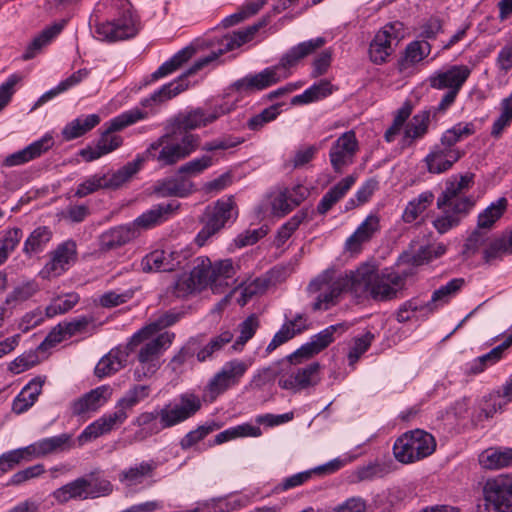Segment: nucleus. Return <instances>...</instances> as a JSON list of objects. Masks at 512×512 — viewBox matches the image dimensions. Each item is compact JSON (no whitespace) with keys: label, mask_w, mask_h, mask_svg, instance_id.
I'll return each instance as SVG.
<instances>
[{"label":"nucleus","mask_w":512,"mask_h":512,"mask_svg":"<svg viewBox=\"0 0 512 512\" xmlns=\"http://www.w3.org/2000/svg\"><path fill=\"white\" fill-rule=\"evenodd\" d=\"M309 210L302 209L298 211L292 218L284 223L278 230L276 236V245H283L292 235V233L299 227V225L307 219Z\"/></svg>","instance_id":"54"},{"label":"nucleus","mask_w":512,"mask_h":512,"mask_svg":"<svg viewBox=\"0 0 512 512\" xmlns=\"http://www.w3.org/2000/svg\"><path fill=\"white\" fill-rule=\"evenodd\" d=\"M248 368L249 364L239 359L226 362L208 383L207 388L212 398L237 385Z\"/></svg>","instance_id":"19"},{"label":"nucleus","mask_w":512,"mask_h":512,"mask_svg":"<svg viewBox=\"0 0 512 512\" xmlns=\"http://www.w3.org/2000/svg\"><path fill=\"white\" fill-rule=\"evenodd\" d=\"M464 155L462 150H443L435 145L425 157L427 170L433 174H440L452 168L453 164Z\"/></svg>","instance_id":"26"},{"label":"nucleus","mask_w":512,"mask_h":512,"mask_svg":"<svg viewBox=\"0 0 512 512\" xmlns=\"http://www.w3.org/2000/svg\"><path fill=\"white\" fill-rule=\"evenodd\" d=\"M101 188H108L106 175H93L78 185L75 196L82 198Z\"/></svg>","instance_id":"57"},{"label":"nucleus","mask_w":512,"mask_h":512,"mask_svg":"<svg viewBox=\"0 0 512 512\" xmlns=\"http://www.w3.org/2000/svg\"><path fill=\"white\" fill-rule=\"evenodd\" d=\"M147 117L146 112L140 109H132L114 117L107 123L106 130L101 134L95 146H88L80 150L79 155L87 162L94 161L100 157L116 150L122 145L123 139L116 135L117 131L136 123L138 120Z\"/></svg>","instance_id":"6"},{"label":"nucleus","mask_w":512,"mask_h":512,"mask_svg":"<svg viewBox=\"0 0 512 512\" xmlns=\"http://www.w3.org/2000/svg\"><path fill=\"white\" fill-rule=\"evenodd\" d=\"M52 145V137L44 136L41 139L34 141L24 149L8 155L3 161V166L14 167L25 164L40 157L43 153L47 152Z\"/></svg>","instance_id":"25"},{"label":"nucleus","mask_w":512,"mask_h":512,"mask_svg":"<svg viewBox=\"0 0 512 512\" xmlns=\"http://www.w3.org/2000/svg\"><path fill=\"white\" fill-rule=\"evenodd\" d=\"M512 345V333L498 346L494 347L488 353L478 357L475 360L474 365L471 367V371L474 374L482 372L488 365H492L498 362L504 352Z\"/></svg>","instance_id":"48"},{"label":"nucleus","mask_w":512,"mask_h":512,"mask_svg":"<svg viewBox=\"0 0 512 512\" xmlns=\"http://www.w3.org/2000/svg\"><path fill=\"white\" fill-rule=\"evenodd\" d=\"M332 92L333 86L331 82L328 80H321L306 89L302 94L294 96L291 103L294 105L311 103L329 96Z\"/></svg>","instance_id":"45"},{"label":"nucleus","mask_w":512,"mask_h":512,"mask_svg":"<svg viewBox=\"0 0 512 512\" xmlns=\"http://www.w3.org/2000/svg\"><path fill=\"white\" fill-rule=\"evenodd\" d=\"M229 111L230 109L224 105L216 106L210 112L200 107L194 108L180 112L168 119L165 129L182 136L185 133H190L191 130L206 127Z\"/></svg>","instance_id":"12"},{"label":"nucleus","mask_w":512,"mask_h":512,"mask_svg":"<svg viewBox=\"0 0 512 512\" xmlns=\"http://www.w3.org/2000/svg\"><path fill=\"white\" fill-rule=\"evenodd\" d=\"M138 33L135 19L129 9L122 11L120 16L112 21L98 23L95 26V34L98 39L108 42H116L134 37Z\"/></svg>","instance_id":"18"},{"label":"nucleus","mask_w":512,"mask_h":512,"mask_svg":"<svg viewBox=\"0 0 512 512\" xmlns=\"http://www.w3.org/2000/svg\"><path fill=\"white\" fill-rule=\"evenodd\" d=\"M435 448L434 437L424 430L416 429L404 433L395 441L393 453L399 462L408 464L431 455Z\"/></svg>","instance_id":"9"},{"label":"nucleus","mask_w":512,"mask_h":512,"mask_svg":"<svg viewBox=\"0 0 512 512\" xmlns=\"http://www.w3.org/2000/svg\"><path fill=\"white\" fill-rule=\"evenodd\" d=\"M378 188V181L375 178H370L364 182V184L357 190L354 199H350L348 204L354 208L360 204L367 202L373 195L375 190Z\"/></svg>","instance_id":"64"},{"label":"nucleus","mask_w":512,"mask_h":512,"mask_svg":"<svg viewBox=\"0 0 512 512\" xmlns=\"http://www.w3.org/2000/svg\"><path fill=\"white\" fill-rule=\"evenodd\" d=\"M174 337V333L164 332L153 339L143 340L132 348L129 344L127 345V349L130 351H133L140 345L137 355L139 365L134 371L135 380L141 381L144 378L153 376L157 372L161 365L160 355L172 344Z\"/></svg>","instance_id":"8"},{"label":"nucleus","mask_w":512,"mask_h":512,"mask_svg":"<svg viewBox=\"0 0 512 512\" xmlns=\"http://www.w3.org/2000/svg\"><path fill=\"white\" fill-rule=\"evenodd\" d=\"M480 464L486 469H501L512 465V448H489L479 456Z\"/></svg>","instance_id":"40"},{"label":"nucleus","mask_w":512,"mask_h":512,"mask_svg":"<svg viewBox=\"0 0 512 512\" xmlns=\"http://www.w3.org/2000/svg\"><path fill=\"white\" fill-rule=\"evenodd\" d=\"M138 235L139 231L131 224L111 228L100 236V249L102 251L117 249L129 243Z\"/></svg>","instance_id":"27"},{"label":"nucleus","mask_w":512,"mask_h":512,"mask_svg":"<svg viewBox=\"0 0 512 512\" xmlns=\"http://www.w3.org/2000/svg\"><path fill=\"white\" fill-rule=\"evenodd\" d=\"M359 145L353 130L343 133L332 144L329 159L333 170L342 173L344 168L353 163Z\"/></svg>","instance_id":"20"},{"label":"nucleus","mask_w":512,"mask_h":512,"mask_svg":"<svg viewBox=\"0 0 512 512\" xmlns=\"http://www.w3.org/2000/svg\"><path fill=\"white\" fill-rule=\"evenodd\" d=\"M180 317V313H175L172 311H167L161 314L155 321L149 323L147 326L143 327L132 336L129 342L130 347L132 348L133 346H136L143 340L151 338L160 330L175 324L180 319Z\"/></svg>","instance_id":"31"},{"label":"nucleus","mask_w":512,"mask_h":512,"mask_svg":"<svg viewBox=\"0 0 512 512\" xmlns=\"http://www.w3.org/2000/svg\"><path fill=\"white\" fill-rule=\"evenodd\" d=\"M44 382L45 378L40 376L30 380L13 400L12 411L19 415L29 410L41 394Z\"/></svg>","instance_id":"29"},{"label":"nucleus","mask_w":512,"mask_h":512,"mask_svg":"<svg viewBox=\"0 0 512 512\" xmlns=\"http://www.w3.org/2000/svg\"><path fill=\"white\" fill-rule=\"evenodd\" d=\"M212 270L215 274V283L218 284V288L223 285L224 281L227 286V280L236 274V268L234 267L231 259H225L217 262L212 266Z\"/></svg>","instance_id":"62"},{"label":"nucleus","mask_w":512,"mask_h":512,"mask_svg":"<svg viewBox=\"0 0 512 512\" xmlns=\"http://www.w3.org/2000/svg\"><path fill=\"white\" fill-rule=\"evenodd\" d=\"M111 492L112 485L107 480L79 477L56 489L52 496L59 504H65L70 500L93 499Z\"/></svg>","instance_id":"10"},{"label":"nucleus","mask_w":512,"mask_h":512,"mask_svg":"<svg viewBox=\"0 0 512 512\" xmlns=\"http://www.w3.org/2000/svg\"><path fill=\"white\" fill-rule=\"evenodd\" d=\"M23 237V231L18 227L9 228L4 231L0 238V260L4 264L9 255L17 248Z\"/></svg>","instance_id":"51"},{"label":"nucleus","mask_w":512,"mask_h":512,"mask_svg":"<svg viewBox=\"0 0 512 512\" xmlns=\"http://www.w3.org/2000/svg\"><path fill=\"white\" fill-rule=\"evenodd\" d=\"M348 325L345 323H339L331 325L326 329L322 330L318 334L312 337L311 342L305 343L295 352L289 355V358H305L308 359L315 354H318L323 349L329 346L334 341L333 334L338 330L345 331Z\"/></svg>","instance_id":"23"},{"label":"nucleus","mask_w":512,"mask_h":512,"mask_svg":"<svg viewBox=\"0 0 512 512\" xmlns=\"http://www.w3.org/2000/svg\"><path fill=\"white\" fill-rule=\"evenodd\" d=\"M238 214L233 196L219 199L213 206H208L204 212L203 227L196 236V243L204 246L208 239L219 232L231 219Z\"/></svg>","instance_id":"11"},{"label":"nucleus","mask_w":512,"mask_h":512,"mask_svg":"<svg viewBox=\"0 0 512 512\" xmlns=\"http://www.w3.org/2000/svg\"><path fill=\"white\" fill-rule=\"evenodd\" d=\"M79 301V296L76 293H70L64 297H57L46 308V315L54 317L58 314H64L71 310Z\"/></svg>","instance_id":"56"},{"label":"nucleus","mask_w":512,"mask_h":512,"mask_svg":"<svg viewBox=\"0 0 512 512\" xmlns=\"http://www.w3.org/2000/svg\"><path fill=\"white\" fill-rule=\"evenodd\" d=\"M356 182V176L349 175L334 185L328 192L321 198L317 211L319 214L327 213Z\"/></svg>","instance_id":"36"},{"label":"nucleus","mask_w":512,"mask_h":512,"mask_svg":"<svg viewBox=\"0 0 512 512\" xmlns=\"http://www.w3.org/2000/svg\"><path fill=\"white\" fill-rule=\"evenodd\" d=\"M179 207L180 204L176 201L155 205L150 210L137 217L131 225L134 226L137 231L139 229H150L168 220Z\"/></svg>","instance_id":"24"},{"label":"nucleus","mask_w":512,"mask_h":512,"mask_svg":"<svg viewBox=\"0 0 512 512\" xmlns=\"http://www.w3.org/2000/svg\"><path fill=\"white\" fill-rule=\"evenodd\" d=\"M217 428L218 426L216 424L202 425L197 429L188 432L180 441L181 448L183 450L191 448Z\"/></svg>","instance_id":"59"},{"label":"nucleus","mask_w":512,"mask_h":512,"mask_svg":"<svg viewBox=\"0 0 512 512\" xmlns=\"http://www.w3.org/2000/svg\"><path fill=\"white\" fill-rule=\"evenodd\" d=\"M149 393V387L145 385H136L131 388L116 404V410L113 413L105 414L93 423L89 424L78 436L77 440L80 446L85 443L107 434L115 427L120 426L128 417L127 411L132 409L137 403L146 398Z\"/></svg>","instance_id":"4"},{"label":"nucleus","mask_w":512,"mask_h":512,"mask_svg":"<svg viewBox=\"0 0 512 512\" xmlns=\"http://www.w3.org/2000/svg\"><path fill=\"white\" fill-rule=\"evenodd\" d=\"M471 71L465 65H453L446 70L434 72L428 78L429 86L437 90H447L437 106L433 107V117L444 114L455 102L462 86Z\"/></svg>","instance_id":"7"},{"label":"nucleus","mask_w":512,"mask_h":512,"mask_svg":"<svg viewBox=\"0 0 512 512\" xmlns=\"http://www.w3.org/2000/svg\"><path fill=\"white\" fill-rule=\"evenodd\" d=\"M127 358L128 352L119 348L112 349L97 363L94 370L95 376L102 379L115 374L126 366Z\"/></svg>","instance_id":"32"},{"label":"nucleus","mask_w":512,"mask_h":512,"mask_svg":"<svg viewBox=\"0 0 512 512\" xmlns=\"http://www.w3.org/2000/svg\"><path fill=\"white\" fill-rule=\"evenodd\" d=\"M434 194L431 191L421 193L417 198L409 201L403 214L402 219L405 223H412L419 215H421L433 202Z\"/></svg>","instance_id":"46"},{"label":"nucleus","mask_w":512,"mask_h":512,"mask_svg":"<svg viewBox=\"0 0 512 512\" xmlns=\"http://www.w3.org/2000/svg\"><path fill=\"white\" fill-rule=\"evenodd\" d=\"M484 260L491 263L495 259H502L504 255L512 254V230L495 240L484 250Z\"/></svg>","instance_id":"47"},{"label":"nucleus","mask_w":512,"mask_h":512,"mask_svg":"<svg viewBox=\"0 0 512 512\" xmlns=\"http://www.w3.org/2000/svg\"><path fill=\"white\" fill-rule=\"evenodd\" d=\"M259 326L260 321L256 314H251L248 316L238 325L240 335L232 345V348L235 351H240L243 346L255 335Z\"/></svg>","instance_id":"52"},{"label":"nucleus","mask_w":512,"mask_h":512,"mask_svg":"<svg viewBox=\"0 0 512 512\" xmlns=\"http://www.w3.org/2000/svg\"><path fill=\"white\" fill-rule=\"evenodd\" d=\"M405 285L406 274L393 270L378 272L374 266L363 264L357 270L337 278L334 270H325L310 282L308 288L311 292L325 289L317 297L313 309L327 310L343 292H350L359 299L371 298L384 302L397 298Z\"/></svg>","instance_id":"1"},{"label":"nucleus","mask_w":512,"mask_h":512,"mask_svg":"<svg viewBox=\"0 0 512 512\" xmlns=\"http://www.w3.org/2000/svg\"><path fill=\"white\" fill-rule=\"evenodd\" d=\"M72 447V435L68 433H62L60 435L44 438L38 441V448L42 457L65 452L70 450Z\"/></svg>","instance_id":"43"},{"label":"nucleus","mask_w":512,"mask_h":512,"mask_svg":"<svg viewBox=\"0 0 512 512\" xmlns=\"http://www.w3.org/2000/svg\"><path fill=\"white\" fill-rule=\"evenodd\" d=\"M431 46L426 41H414L405 50V60L409 63H418L430 53Z\"/></svg>","instance_id":"61"},{"label":"nucleus","mask_w":512,"mask_h":512,"mask_svg":"<svg viewBox=\"0 0 512 512\" xmlns=\"http://www.w3.org/2000/svg\"><path fill=\"white\" fill-rule=\"evenodd\" d=\"M484 503L480 512H512V477L499 475L488 479L483 488Z\"/></svg>","instance_id":"13"},{"label":"nucleus","mask_w":512,"mask_h":512,"mask_svg":"<svg viewBox=\"0 0 512 512\" xmlns=\"http://www.w3.org/2000/svg\"><path fill=\"white\" fill-rule=\"evenodd\" d=\"M38 291V286L34 281H29L16 286L5 299V305L14 307L31 298Z\"/></svg>","instance_id":"53"},{"label":"nucleus","mask_w":512,"mask_h":512,"mask_svg":"<svg viewBox=\"0 0 512 512\" xmlns=\"http://www.w3.org/2000/svg\"><path fill=\"white\" fill-rule=\"evenodd\" d=\"M465 281L463 278H454L446 285L441 286L432 294L431 300L425 303V310L433 312L438 306L447 303L451 297L455 296L463 287Z\"/></svg>","instance_id":"39"},{"label":"nucleus","mask_w":512,"mask_h":512,"mask_svg":"<svg viewBox=\"0 0 512 512\" xmlns=\"http://www.w3.org/2000/svg\"><path fill=\"white\" fill-rule=\"evenodd\" d=\"M403 37L402 23L393 22L386 24L376 33L370 43L369 55L371 61L375 64L386 62L387 58L393 52V42L397 45Z\"/></svg>","instance_id":"17"},{"label":"nucleus","mask_w":512,"mask_h":512,"mask_svg":"<svg viewBox=\"0 0 512 512\" xmlns=\"http://www.w3.org/2000/svg\"><path fill=\"white\" fill-rule=\"evenodd\" d=\"M157 466L154 460L142 461L138 465L122 471L119 475V479L128 486L142 484L146 478L153 477Z\"/></svg>","instance_id":"38"},{"label":"nucleus","mask_w":512,"mask_h":512,"mask_svg":"<svg viewBox=\"0 0 512 512\" xmlns=\"http://www.w3.org/2000/svg\"><path fill=\"white\" fill-rule=\"evenodd\" d=\"M188 275L199 291L210 285L214 292H218V284L215 283V274L213 273L210 259L198 257L194 261L193 269Z\"/></svg>","instance_id":"35"},{"label":"nucleus","mask_w":512,"mask_h":512,"mask_svg":"<svg viewBox=\"0 0 512 512\" xmlns=\"http://www.w3.org/2000/svg\"><path fill=\"white\" fill-rule=\"evenodd\" d=\"M431 115L433 108L414 115L405 128V138L414 140L423 137L427 133Z\"/></svg>","instance_id":"49"},{"label":"nucleus","mask_w":512,"mask_h":512,"mask_svg":"<svg viewBox=\"0 0 512 512\" xmlns=\"http://www.w3.org/2000/svg\"><path fill=\"white\" fill-rule=\"evenodd\" d=\"M112 389L108 385H102L85 393L74 400L71 405V412L74 416H84L96 412L111 397Z\"/></svg>","instance_id":"22"},{"label":"nucleus","mask_w":512,"mask_h":512,"mask_svg":"<svg viewBox=\"0 0 512 512\" xmlns=\"http://www.w3.org/2000/svg\"><path fill=\"white\" fill-rule=\"evenodd\" d=\"M99 122L100 117L97 114L78 117L63 128V138L65 140L78 138L97 126Z\"/></svg>","instance_id":"41"},{"label":"nucleus","mask_w":512,"mask_h":512,"mask_svg":"<svg viewBox=\"0 0 512 512\" xmlns=\"http://www.w3.org/2000/svg\"><path fill=\"white\" fill-rule=\"evenodd\" d=\"M325 43L326 40L323 37H317L315 39L301 42L288 50L282 56L278 65L268 67L259 73L247 75L238 79L232 84V88L236 92L245 95L264 90L273 84L278 83L282 78H286L288 76L287 74H284L283 76L280 75L279 71L281 69L286 70L295 66L301 59L323 47Z\"/></svg>","instance_id":"2"},{"label":"nucleus","mask_w":512,"mask_h":512,"mask_svg":"<svg viewBox=\"0 0 512 512\" xmlns=\"http://www.w3.org/2000/svg\"><path fill=\"white\" fill-rule=\"evenodd\" d=\"M67 24V20L63 19L57 23H54L50 27L45 28L32 42L28 45L22 58L29 60L34 58L41 49L46 46L54 37H56L64 29Z\"/></svg>","instance_id":"37"},{"label":"nucleus","mask_w":512,"mask_h":512,"mask_svg":"<svg viewBox=\"0 0 512 512\" xmlns=\"http://www.w3.org/2000/svg\"><path fill=\"white\" fill-rule=\"evenodd\" d=\"M507 207V199L502 197L489 205L478 216V228L490 229L501 218Z\"/></svg>","instance_id":"50"},{"label":"nucleus","mask_w":512,"mask_h":512,"mask_svg":"<svg viewBox=\"0 0 512 512\" xmlns=\"http://www.w3.org/2000/svg\"><path fill=\"white\" fill-rule=\"evenodd\" d=\"M233 337V333L229 330L222 332L216 337H213L209 343L197 353L198 361L204 362L215 352L221 350L226 344L230 343Z\"/></svg>","instance_id":"55"},{"label":"nucleus","mask_w":512,"mask_h":512,"mask_svg":"<svg viewBox=\"0 0 512 512\" xmlns=\"http://www.w3.org/2000/svg\"><path fill=\"white\" fill-rule=\"evenodd\" d=\"M200 144L197 134L185 133L180 138L167 131L157 141L150 144L145 152L147 160L156 161L160 167H167L191 155Z\"/></svg>","instance_id":"5"},{"label":"nucleus","mask_w":512,"mask_h":512,"mask_svg":"<svg viewBox=\"0 0 512 512\" xmlns=\"http://www.w3.org/2000/svg\"><path fill=\"white\" fill-rule=\"evenodd\" d=\"M301 359L289 358V355L281 359L285 376L279 379L278 384L282 389L298 392L317 383L315 376L320 368L319 363L313 362L303 368L294 367L293 365L299 363Z\"/></svg>","instance_id":"15"},{"label":"nucleus","mask_w":512,"mask_h":512,"mask_svg":"<svg viewBox=\"0 0 512 512\" xmlns=\"http://www.w3.org/2000/svg\"><path fill=\"white\" fill-rule=\"evenodd\" d=\"M473 177V174L467 173L446 181L445 189L437 199V207L444 215L434 221L439 233H446L457 226L474 206L473 199L465 195L473 185Z\"/></svg>","instance_id":"3"},{"label":"nucleus","mask_w":512,"mask_h":512,"mask_svg":"<svg viewBox=\"0 0 512 512\" xmlns=\"http://www.w3.org/2000/svg\"><path fill=\"white\" fill-rule=\"evenodd\" d=\"M194 52L195 49L193 47H185L178 51L172 58L164 62L155 72L152 73V80H158L175 72L184 63L192 58Z\"/></svg>","instance_id":"44"},{"label":"nucleus","mask_w":512,"mask_h":512,"mask_svg":"<svg viewBox=\"0 0 512 512\" xmlns=\"http://www.w3.org/2000/svg\"><path fill=\"white\" fill-rule=\"evenodd\" d=\"M213 165V157L210 155H202L183 164L178 172L180 174L198 175Z\"/></svg>","instance_id":"60"},{"label":"nucleus","mask_w":512,"mask_h":512,"mask_svg":"<svg viewBox=\"0 0 512 512\" xmlns=\"http://www.w3.org/2000/svg\"><path fill=\"white\" fill-rule=\"evenodd\" d=\"M75 258L76 244L73 241L64 242L52 252L51 259L40 271V276L44 279L60 276Z\"/></svg>","instance_id":"21"},{"label":"nucleus","mask_w":512,"mask_h":512,"mask_svg":"<svg viewBox=\"0 0 512 512\" xmlns=\"http://www.w3.org/2000/svg\"><path fill=\"white\" fill-rule=\"evenodd\" d=\"M199 291L191 277L184 273L173 284L171 293L177 298H185L188 295Z\"/></svg>","instance_id":"63"},{"label":"nucleus","mask_w":512,"mask_h":512,"mask_svg":"<svg viewBox=\"0 0 512 512\" xmlns=\"http://www.w3.org/2000/svg\"><path fill=\"white\" fill-rule=\"evenodd\" d=\"M343 465V462L338 459H334L324 465L318 466L314 469L303 471L292 476L285 478L280 484L282 490H289L300 486L307 482L314 474H331L339 470Z\"/></svg>","instance_id":"34"},{"label":"nucleus","mask_w":512,"mask_h":512,"mask_svg":"<svg viewBox=\"0 0 512 512\" xmlns=\"http://www.w3.org/2000/svg\"><path fill=\"white\" fill-rule=\"evenodd\" d=\"M180 264L181 261L176 260L174 252L167 255L162 250H155L149 253L141 261V267L144 272L173 271Z\"/></svg>","instance_id":"33"},{"label":"nucleus","mask_w":512,"mask_h":512,"mask_svg":"<svg viewBox=\"0 0 512 512\" xmlns=\"http://www.w3.org/2000/svg\"><path fill=\"white\" fill-rule=\"evenodd\" d=\"M221 53L222 50H219V53L211 52L209 55L195 61L194 64L186 71H184L176 81L163 85L160 89L155 91L149 97L143 99L141 101V105L144 107H148L153 103H162L177 96L188 87L186 79L189 76L196 74L204 66L216 60Z\"/></svg>","instance_id":"16"},{"label":"nucleus","mask_w":512,"mask_h":512,"mask_svg":"<svg viewBox=\"0 0 512 512\" xmlns=\"http://www.w3.org/2000/svg\"><path fill=\"white\" fill-rule=\"evenodd\" d=\"M195 187L192 181L185 177H170L157 181L154 186V193L161 197L184 198L192 194Z\"/></svg>","instance_id":"28"},{"label":"nucleus","mask_w":512,"mask_h":512,"mask_svg":"<svg viewBox=\"0 0 512 512\" xmlns=\"http://www.w3.org/2000/svg\"><path fill=\"white\" fill-rule=\"evenodd\" d=\"M264 25V22H259L252 26H249L243 30L234 32L233 36L226 38V49L232 50L236 47H240L244 43L252 39L254 34Z\"/></svg>","instance_id":"58"},{"label":"nucleus","mask_w":512,"mask_h":512,"mask_svg":"<svg viewBox=\"0 0 512 512\" xmlns=\"http://www.w3.org/2000/svg\"><path fill=\"white\" fill-rule=\"evenodd\" d=\"M51 238L52 232L48 227H37L25 240L23 253L30 258L32 255L42 252L50 242Z\"/></svg>","instance_id":"42"},{"label":"nucleus","mask_w":512,"mask_h":512,"mask_svg":"<svg viewBox=\"0 0 512 512\" xmlns=\"http://www.w3.org/2000/svg\"><path fill=\"white\" fill-rule=\"evenodd\" d=\"M201 406L202 402L196 394L191 392L181 394L173 402L159 409L160 428L168 429L188 420L201 409Z\"/></svg>","instance_id":"14"},{"label":"nucleus","mask_w":512,"mask_h":512,"mask_svg":"<svg viewBox=\"0 0 512 512\" xmlns=\"http://www.w3.org/2000/svg\"><path fill=\"white\" fill-rule=\"evenodd\" d=\"M379 222L380 219L377 215L370 214L346 240V249L351 252L359 251L362 244L370 241L380 229Z\"/></svg>","instance_id":"30"}]
</instances>
